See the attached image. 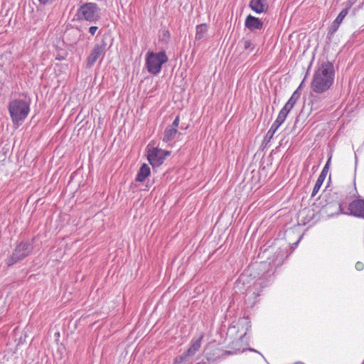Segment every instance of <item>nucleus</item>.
Wrapping results in <instances>:
<instances>
[{
    "instance_id": "f257e3e1",
    "label": "nucleus",
    "mask_w": 364,
    "mask_h": 364,
    "mask_svg": "<svg viewBox=\"0 0 364 364\" xmlns=\"http://www.w3.org/2000/svg\"><path fill=\"white\" fill-rule=\"evenodd\" d=\"M334 81V68L331 63L327 61L322 63L315 70L311 82L312 93L310 96L311 109H318L326 106L325 97L321 98L315 94L326 92Z\"/></svg>"
},
{
    "instance_id": "f03ea898",
    "label": "nucleus",
    "mask_w": 364,
    "mask_h": 364,
    "mask_svg": "<svg viewBox=\"0 0 364 364\" xmlns=\"http://www.w3.org/2000/svg\"><path fill=\"white\" fill-rule=\"evenodd\" d=\"M8 109L13 124L18 127L30 112V100H13L9 103Z\"/></svg>"
},
{
    "instance_id": "7ed1b4c3",
    "label": "nucleus",
    "mask_w": 364,
    "mask_h": 364,
    "mask_svg": "<svg viewBox=\"0 0 364 364\" xmlns=\"http://www.w3.org/2000/svg\"><path fill=\"white\" fill-rule=\"evenodd\" d=\"M168 61V57L164 51L154 53L149 50L145 55V68L147 71L154 75H158L162 65Z\"/></svg>"
},
{
    "instance_id": "20e7f679",
    "label": "nucleus",
    "mask_w": 364,
    "mask_h": 364,
    "mask_svg": "<svg viewBox=\"0 0 364 364\" xmlns=\"http://www.w3.org/2000/svg\"><path fill=\"white\" fill-rule=\"evenodd\" d=\"M78 17L91 23L99 20L100 9L95 3H86L82 5L78 10Z\"/></svg>"
},
{
    "instance_id": "39448f33",
    "label": "nucleus",
    "mask_w": 364,
    "mask_h": 364,
    "mask_svg": "<svg viewBox=\"0 0 364 364\" xmlns=\"http://www.w3.org/2000/svg\"><path fill=\"white\" fill-rule=\"evenodd\" d=\"M32 251V246L28 242H21L15 248L12 255L6 259V264L11 266L27 257Z\"/></svg>"
},
{
    "instance_id": "423d86ee",
    "label": "nucleus",
    "mask_w": 364,
    "mask_h": 364,
    "mask_svg": "<svg viewBox=\"0 0 364 364\" xmlns=\"http://www.w3.org/2000/svg\"><path fill=\"white\" fill-rule=\"evenodd\" d=\"M165 151L158 148H152L149 150L147 158L152 166H159L164 160Z\"/></svg>"
},
{
    "instance_id": "0eeeda50",
    "label": "nucleus",
    "mask_w": 364,
    "mask_h": 364,
    "mask_svg": "<svg viewBox=\"0 0 364 364\" xmlns=\"http://www.w3.org/2000/svg\"><path fill=\"white\" fill-rule=\"evenodd\" d=\"M106 43L101 42L96 44L92 50L90 55L87 57V62L88 66H92L94 63L105 53Z\"/></svg>"
},
{
    "instance_id": "6e6552de",
    "label": "nucleus",
    "mask_w": 364,
    "mask_h": 364,
    "mask_svg": "<svg viewBox=\"0 0 364 364\" xmlns=\"http://www.w3.org/2000/svg\"><path fill=\"white\" fill-rule=\"evenodd\" d=\"M350 215L364 218V200H355L348 206Z\"/></svg>"
},
{
    "instance_id": "1a4fd4ad",
    "label": "nucleus",
    "mask_w": 364,
    "mask_h": 364,
    "mask_svg": "<svg viewBox=\"0 0 364 364\" xmlns=\"http://www.w3.org/2000/svg\"><path fill=\"white\" fill-rule=\"evenodd\" d=\"M203 336H200L197 338L192 339L189 348L184 353L182 354L181 359L189 360L191 358H192L200 348Z\"/></svg>"
},
{
    "instance_id": "9d476101",
    "label": "nucleus",
    "mask_w": 364,
    "mask_h": 364,
    "mask_svg": "<svg viewBox=\"0 0 364 364\" xmlns=\"http://www.w3.org/2000/svg\"><path fill=\"white\" fill-rule=\"evenodd\" d=\"M249 6L257 14L265 13L269 9V5L266 0H250Z\"/></svg>"
},
{
    "instance_id": "9b49d317",
    "label": "nucleus",
    "mask_w": 364,
    "mask_h": 364,
    "mask_svg": "<svg viewBox=\"0 0 364 364\" xmlns=\"http://www.w3.org/2000/svg\"><path fill=\"white\" fill-rule=\"evenodd\" d=\"M245 26L250 31L260 30L263 27V23L258 18L250 14L245 19Z\"/></svg>"
},
{
    "instance_id": "f8f14e48",
    "label": "nucleus",
    "mask_w": 364,
    "mask_h": 364,
    "mask_svg": "<svg viewBox=\"0 0 364 364\" xmlns=\"http://www.w3.org/2000/svg\"><path fill=\"white\" fill-rule=\"evenodd\" d=\"M181 133L178 132L177 129L173 127H167L164 131L163 141L164 142H168L177 137V136L180 135Z\"/></svg>"
},
{
    "instance_id": "ddd939ff",
    "label": "nucleus",
    "mask_w": 364,
    "mask_h": 364,
    "mask_svg": "<svg viewBox=\"0 0 364 364\" xmlns=\"http://www.w3.org/2000/svg\"><path fill=\"white\" fill-rule=\"evenodd\" d=\"M150 173L149 166L146 164H143L137 173L136 181L139 182L144 181L150 175Z\"/></svg>"
},
{
    "instance_id": "4468645a",
    "label": "nucleus",
    "mask_w": 364,
    "mask_h": 364,
    "mask_svg": "<svg viewBox=\"0 0 364 364\" xmlns=\"http://www.w3.org/2000/svg\"><path fill=\"white\" fill-rule=\"evenodd\" d=\"M196 39L198 41L203 40L205 38L208 32V26L202 23L196 26Z\"/></svg>"
},
{
    "instance_id": "2eb2a0df",
    "label": "nucleus",
    "mask_w": 364,
    "mask_h": 364,
    "mask_svg": "<svg viewBox=\"0 0 364 364\" xmlns=\"http://www.w3.org/2000/svg\"><path fill=\"white\" fill-rule=\"evenodd\" d=\"M282 124H281L280 122H279L277 120H275L273 122V124H272V127H270V129H269V131L267 132V133L266 134V135L264 136V141H266L267 143L269 142L270 140L272 139L274 134H275V132L278 129V128Z\"/></svg>"
},
{
    "instance_id": "dca6fc26",
    "label": "nucleus",
    "mask_w": 364,
    "mask_h": 364,
    "mask_svg": "<svg viewBox=\"0 0 364 364\" xmlns=\"http://www.w3.org/2000/svg\"><path fill=\"white\" fill-rule=\"evenodd\" d=\"M327 174H325L324 173H321L312 191V196H315L318 190L320 189L322 183H323V181L325 180Z\"/></svg>"
},
{
    "instance_id": "f3484780",
    "label": "nucleus",
    "mask_w": 364,
    "mask_h": 364,
    "mask_svg": "<svg viewBox=\"0 0 364 364\" xmlns=\"http://www.w3.org/2000/svg\"><path fill=\"white\" fill-rule=\"evenodd\" d=\"M240 44L242 46L244 50H247L248 52L252 51L255 48L254 44L251 41L247 39H242L240 41Z\"/></svg>"
},
{
    "instance_id": "a211bd4d",
    "label": "nucleus",
    "mask_w": 364,
    "mask_h": 364,
    "mask_svg": "<svg viewBox=\"0 0 364 364\" xmlns=\"http://www.w3.org/2000/svg\"><path fill=\"white\" fill-rule=\"evenodd\" d=\"M299 97H300L299 93L297 91H294L287 103H288L292 106H294L295 103L296 102V101L298 100Z\"/></svg>"
},
{
    "instance_id": "6ab92c4d",
    "label": "nucleus",
    "mask_w": 364,
    "mask_h": 364,
    "mask_svg": "<svg viewBox=\"0 0 364 364\" xmlns=\"http://www.w3.org/2000/svg\"><path fill=\"white\" fill-rule=\"evenodd\" d=\"M289 113L286 111H284L283 109H282L276 119V120L279 122H280L281 124H283L284 122L285 121L286 119V117L287 116Z\"/></svg>"
},
{
    "instance_id": "aec40b11",
    "label": "nucleus",
    "mask_w": 364,
    "mask_h": 364,
    "mask_svg": "<svg viewBox=\"0 0 364 364\" xmlns=\"http://www.w3.org/2000/svg\"><path fill=\"white\" fill-rule=\"evenodd\" d=\"M341 25V23L338 22L337 21L334 20L330 27V29H329V33L330 34H333L334 33H336L339 26Z\"/></svg>"
},
{
    "instance_id": "412c9836",
    "label": "nucleus",
    "mask_w": 364,
    "mask_h": 364,
    "mask_svg": "<svg viewBox=\"0 0 364 364\" xmlns=\"http://www.w3.org/2000/svg\"><path fill=\"white\" fill-rule=\"evenodd\" d=\"M347 14H348V11H346V9H343L339 13V14L338 15V16L336 17V18L335 20L341 23L343 20L344 19V18L346 16Z\"/></svg>"
},
{
    "instance_id": "4be33fe9",
    "label": "nucleus",
    "mask_w": 364,
    "mask_h": 364,
    "mask_svg": "<svg viewBox=\"0 0 364 364\" xmlns=\"http://www.w3.org/2000/svg\"><path fill=\"white\" fill-rule=\"evenodd\" d=\"M331 156H329V158L328 159V161H327L326 165L324 166L321 173H324L325 174L328 173V170H329L330 164H331Z\"/></svg>"
},
{
    "instance_id": "5701e85b",
    "label": "nucleus",
    "mask_w": 364,
    "mask_h": 364,
    "mask_svg": "<svg viewBox=\"0 0 364 364\" xmlns=\"http://www.w3.org/2000/svg\"><path fill=\"white\" fill-rule=\"evenodd\" d=\"M357 0H348L345 2L346 8L344 9H346V11L348 12V10L352 7V6L355 3Z\"/></svg>"
},
{
    "instance_id": "b1692460",
    "label": "nucleus",
    "mask_w": 364,
    "mask_h": 364,
    "mask_svg": "<svg viewBox=\"0 0 364 364\" xmlns=\"http://www.w3.org/2000/svg\"><path fill=\"white\" fill-rule=\"evenodd\" d=\"M179 125V117L177 116L174 121L173 122V123L171 124V125L168 126L169 127H173L175 129H176Z\"/></svg>"
},
{
    "instance_id": "393cba45",
    "label": "nucleus",
    "mask_w": 364,
    "mask_h": 364,
    "mask_svg": "<svg viewBox=\"0 0 364 364\" xmlns=\"http://www.w3.org/2000/svg\"><path fill=\"white\" fill-rule=\"evenodd\" d=\"M181 358H182V355H180L179 357L175 358L173 363L174 364H181L183 362L188 360V359H181Z\"/></svg>"
},
{
    "instance_id": "a878e982",
    "label": "nucleus",
    "mask_w": 364,
    "mask_h": 364,
    "mask_svg": "<svg viewBox=\"0 0 364 364\" xmlns=\"http://www.w3.org/2000/svg\"><path fill=\"white\" fill-rule=\"evenodd\" d=\"M293 107H294V106H292L288 103H286L282 109L289 113Z\"/></svg>"
},
{
    "instance_id": "bb28decb",
    "label": "nucleus",
    "mask_w": 364,
    "mask_h": 364,
    "mask_svg": "<svg viewBox=\"0 0 364 364\" xmlns=\"http://www.w3.org/2000/svg\"><path fill=\"white\" fill-rule=\"evenodd\" d=\"M97 29H98V28L97 26H91L89 28V32L91 35L94 36Z\"/></svg>"
},
{
    "instance_id": "cd10ccee",
    "label": "nucleus",
    "mask_w": 364,
    "mask_h": 364,
    "mask_svg": "<svg viewBox=\"0 0 364 364\" xmlns=\"http://www.w3.org/2000/svg\"><path fill=\"white\" fill-rule=\"evenodd\" d=\"M364 264L362 262H358L355 264V268L357 270H362L363 269Z\"/></svg>"
},
{
    "instance_id": "c85d7f7f",
    "label": "nucleus",
    "mask_w": 364,
    "mask_h": 364,
    "mask_svg": "<svg viewBox=\"0 0 364 364\" xmlns=\"http://www.w3.org/2000/svg\"><path fill=\"white\" fill-rule=\"evenodd\" d=\"M165 151V153H164V159H165L167 156H169L171 154V151Z\"/></svg>"
},
{
    "instance_id": "c756f323",
    "label": "nucleus",
    "mask_w": 364,
    "mask_h": 364,
    "mask_svg": "<svg viewBox=\"0 0 364 364\" xmlns=\"http://www.w3.org/2000/svg\"><path fill=\"white\" fill-rule=\"evenodd\" d=\"M337 214H338L339 213H341V205L340 204L338 205V207H337Z\"/></svg>"
},
{
    "instance_id": "7c9ffc66",
    "label": "nucleus",
    "mask_w": 364,
    "mask_h": 364,
    "mask_svg": "<svg viewBox=\"0 0 364 364\" xmlns=\"http://www.w3.org/2000/svg\"><path fill=\"white\" fill-rule=\"evenodd\" d=\"M41 4H46L49 1V0H38Z\"/></svg>"
},
{
    "instance_id": "2f4dec72",
    "label": "nucleus",
    "mask_w": 364,
    "mask_h": 364,
    "mask_svg": "<svg viewBox=\"0 0 364 364\" xmlns=\"http://www.w3.org/2000/svg\"><path fill=\"white\" fill-rule=\"evenodd\" d=\"M248 350H249L250 351H253V352H257V351L255 349H254V348H250Z\"/></svg>"
},
{
    "instance_id": "473e14b6",
    "label": "nucleus",
    "mask_w": 364,
    "mask_h": 364,
    "mask_svg": "<svg viewBox=\"0 0 364 364\" xmlns=\"http://www.w3.org/2000/svg\"><path fill=\"white\" fill-rule=\"evenodd\" d=\"M180 129H186V127H184L183 126H181V127H180Z\"/></svg>"
},
{
    "instance_id": "72a5a7b5",
    "label": "nucleus",
    "mask_w": 364,
    "mask_h": 364,
    "mask_svg": "<svg viewBox=\"0 0 364 364\" xmlns=\"http://www.w3.org/2000/svg\"><path fill=\"white\" fill-rule=\"evenodd\" d=\"M363 4H364V0H363V2L362 3V5H363Z\"/></svg>"
}]
</instances>
